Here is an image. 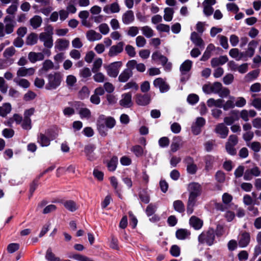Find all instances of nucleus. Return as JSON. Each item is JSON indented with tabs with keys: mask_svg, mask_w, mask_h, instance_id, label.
Instances as JSON below:
<instances>
[{
	"mask_svg": "<svg viewBox=\"0 0 261 261\" xmlns=\"http://www.w3.org/2000/svg\"><path fill=\"white\" fill-rule=\"evenodd\" d=\"M128 214L129 218V226L133 229H135L137 225L138 220L132 211H129Z\"/></svg>",
	"mask_w": 261,
	"mask_h": 261,
	"instance_id": "34",
	"label": "nucleus"
},
{
	"mask_svg": "<svg viewBox=\"0 0 261 261\" xmlns=\"http://www.w3.org/2000/svg\"><path fill=\"white\" fill-rule=\"evenodd\" d=\"M69 257L79 261H89L90 258L77 253L70 255Z\"/></svg>",
	"mask_w": 261,
	"mask_h": 261,
	"instance_id": "43",
	"label": "nucleus"
},
{
	"mask_svg": "<svg viewBox=\"0 0 261 261\" xmlns=\"http://www.w3.org/2000/svg\"><path fill=\"white\" fill-rule=\"evenodd\" d=\"M170 143L169 139L167 137H163L159 140V144L162 148L166 147L169 146Z\"/></svg>",
	"mask_w": 261,
	"mask_h": 261,
	"instance_id": "47",
	"label": "nucleus"
},
{
	"mask_svg": "<svg viewBox=\"0 0 261 261\" xmlns=\"http://www.w3.org/2000/svg\"><path fill=\"white\" fill-rule=\"evenodd\" d=\"M174 10L173 8L167 7L164 9V19L166 21H170L173 18L174 14Z\"/></svg>",
	"mask_w": 261,
	"mask_h": 261,
	"instance_id": "32",
	"label": "nucleus"
},
{
	"mask_svg": "<svg viewBox=\"0 0 261 261\" xmlns=\"http://www.w3.org/2000/svg\"><path fill=\"white\" fill-rule=\"evenodd\" d=\"M118 157L114 155L112 158L107 162V167L109 171L111 172L114 171L117 168L118 164Z\"/></svg>",
	"mask_w": 261,
	"mask_h": 261,
	"instance_id": "23",
	"label": "nucleus"
},
{
	"mask_svg": "<svg viewBox=\"0 0 261 261\" xmlns=\"http://www.w3.org/2000/svg\"><path fill=\"white\" fill-rule=\"evenodd\" d=\"M130 150L137 158L141 157L144 155V149L141 145H134L130 148Z\"/></svg>",
	"mask_w": 261,
	"mask_h": 261,
	"instance_id": "28",
	"label": "nucleus"
},
{
	"mask_svg": "<svg viewBox=\"0 0 261 261\" xmlns=\"http://www.w3.org/2000/svg\"><path fill=\"white\" fill-rule=\"evenodd\" d=\"M156 29L161 32L168 33L170 31V27L168 24L160 23L156 26Z\"/></svg>",
	"mask_w": 261,
	"mask_h": 261,
	"instance_id": "53",
	"label": "nucleus"
},
{
	"mask_svg": "<svg viewBox=\"0 0 261 261\" xmlns=\"http://www.w3.org/2000/svg\"><path fill=\"white\" fill-rule=\"evenodd\" d=\"M11 105L10 103H4L3 107H0V116L5 117L11 111Z\"/></svg>",
	"mask_w": 261,
	"mask_h": 261,
	"instance_id": "27",
	"label": "nucleus"
},
{
	"mask_svg": "<svg viewBox=\"0 0 261 261\" xmlns=\"http://www.w3.org/2000/svg\"><path fill=\"white\" fill-rule=\"evenodd\" d=\"M198 240L199 243L211 246L216 242L214 229L209 227L207 230L203 231L199 235Z\"/></svg>",
	"mask_w": 261,
	"mask_h": 261,
	"instance_id": "2",
	"label": "nucleus"
},
{
	"mask_svg": "<svg viewBox=\"0 0 261 261\" xmlns=\"http://www.w3.org/2000/svg\"><path fill=\"white\" fill-rule=\"evenodd\" d=\"M146 43V39L143 36H139L136 38V44L138 47H143Z\"/></svg>",
	"mask_w": 261,
	"mask_h": 261,
	"instance_id": "61",
	"label": "nucleus"
},
{
	"mask_svg": "<svg viewBox=\"0 0 261 261\" xmlns=\"http://www.w3.org/2000/svg\"><path fill=\"white\" fill-rule=\"evenodd\" d=\"M174 210L179 213H183L185 211L184 202L180 200H175L173 203Z\"/></svg>",
	"mask_w": 261,
	"mask_h": 261,
	"instance_id": "25",
	"label": "nucleus"
},
{
	"mask_svg": "<svg viewBox=\"0 0 261 261\" xmlns=\"http://www.w3.org/2000/svg\"><path fill=\"white\" fill-rule=\"evenodd\" d=\"M45 258L47 261H60V258L56 256L50 247L46 251Z\"/></svg>",
	"mask_w": 261,
	"mask_h": 261,
	"instance_id": "33",
	"label": "nucleus"
},
{
	"mask_svg": "<svg viewBox=\"0 0 261 261\" xmlns=\"http://www.w3.org/2000/svg\"><path fill=\"white\" fill-rule=\"evenodd\" d=\"M155 212V207L154 205L150 203L148 204L146 208V214L148 217H150L153 215Z\"/></svg>",
	"mask_w": 261,
	"mask_h": 261,
	"instance_id": "58",
	"label": "nucleus"
},
{
	"mask_svg": "<svg viewBox=\"0 0 261 261\" xmlns=\"http://www.w3.org/2000/svg\"><path fill=\"white\" fill-rule=\"evenodd\" d=\"M69 45V41L65 39H58L56 41L55 48L60 51L66 49Z\"/></svg>",
	"mask_w": 261,
	"mask_h": 261,
	"instance_id": "18",
	"label": "nucleus"
},
{
	"mask_svg": "<svg viewBox=\"0 0 261 261\" xmlns=\"http://www.w3.org/2000/svg\"><path fill=\"white\" fill-rule=\"evenodd\" d=\"M133 74V72L130 69H125L119 75L118 81L121 83L126 82Z\"/></svg>",
	"mask_w": 261,
	"mask_h": 261,
	"instance_id": "15",
	"label": "nucleus"
},
{
	"mask_svg": "<svg viewBox=\"0 0 261 261\" xmlns=\"http://www.w3.org/2000/svg\"><path fill=\"white\" fill-rule=\"evenodd\" d=\"M190 235V231L185 228L178 229L175 232V236L176 238L180 240H184L189 238Z\"/></svg>",
	"mask_w": 261,
	"mask_h": 261,
	"instance_id": "14",
	"label": "nucleus"
},
{
	"mask_svg": "<svg viewBox=\"0 0 261 261\" xmlns=\"http://www.w3.org/2000/svg\"><path fill=\"white\" fill-rule=\"evenodd\" d=\"M48 83L45 85V89L48 90L56 89L61 85L62 75L60 72H54L46 76Z\"/></svg>",
	"mask_w": 261,
	"mask_h": 261,
	"instance_id": "1",
	"label": "nucleus"
},
{
	"mask_svg": "<svg viewBox=\"0 0 261 261\" xmlns=\"http://www.w3.org/2000/svg\"><path fill=\"white\" fill-rule=\"evenodd\" d=\"M196 200L188 198L187 205V213L188 215H191L194 211L193 207L195 206Z\"/></svg>",
	"mask_w": 261,
	"mask_h": 261,
	"instance_id": "36",
	"label": "nucleus"
},
{
	"mask_svg": "<svg viewBox=\"0 0 261 261\" xmlns=\"http://www.w3.org/2000/svg\"><path fill=\"white\" fill-rule=\"evenodd\" d=\"M215 132L216 134L220 135L221 138L225 139L228 136L229 129L224 123H221L216 125Z\"/></svg>",
	"mask_w": 261,
	"mask_h": 261,
	"instance_id": "9",
	"label": "nucleus"
},
{
	"mask_svg": "<svg viewBox=\"0 0 261 261\" xmlns=\"http://www.w3.org/2000/svg\"><path fill=\"white\" fill-rule=\"evenodd\" d=\"M87 38L90 41H94L95 40H99L101 39L102 35L96 32L94 30L89 31L86 34Z\"/></svg>",
	"mask_w": 261,
	"mask_h": 261,
	"instance_id": "24",
	"label": "nucleus"
},
{
	"mask_svg": "<svg viewBox=\"0 0 261 261\" xmlns=\"http://www.w3.org/2000/svg\"><path fill=\"white\" fill-rule=\"evenodd\" d=\"M81 76L83 78H88L91 75L90 69L88 67H84L80 72Z\"/></svg>",
	"mask_w": 261,
	"mask_h": 261,
	"instance_id": "62",
	"label": "nucleus"
},
{
	"mask_svg": "<svg viewBox=\"0 0 261 261\" xmlns=\"http://www.w3.org/2000/svg\"><path fill=\"white\" fill-rule=\"evenodd\" d=\"M187 172L190 174H195L197 171V167L195 164L187 166Z\"/></svg>",
	"mask_w": 261,
	"mask_h": 261,
	"instance_id": "63",
	"label": "nucleus"
},
{
	"mask_svg": "<svg viewBox=\"0 0 261 261\" xmlns=\"http://www.w3.org/2000/svg\"><path fill=\"white\" fill-rule=\"evenodd\" d=\"M116 125V120L113 117H106L105 125L108 128H112Z\"/></svg>",
	"mask_w": 261,
	"mask_h": 261,
	"instance_id": "39",
	"label": "nucleus"
},
{
	"mask_svg": "<svg viewBox=\"0 0 261 261\" xmlns=\"http://www.w3.org/2000/svg\"><path fill=\"white\" fill-rule=\"evenodd\" d=\"M150 96L148 94L138 93L135 96V101L139 106H146L150 103Z\"/></svg>",
	"mask_w": 261,
	"mask_h": 261,
	"instance_id": "5",
	"label": "nucleus"
},
{
	"mask_svg": "<svg viewBox=\"0 0 261 261\" xmlns=\"http://www.w3.org/2000/svg\"><path fill=\"white\" fill-rule=\"evenodd\" d=\"M81 118H89L91 117V112L88 108H81L79 112Z\"/></svg>",
	"mask_w": 261,
	"mask_h": 261,
	"instance_id": "45",
	"label": "nucleus"
},
{
	"mask_svg": "<svg viewBox=\"0 0 261 261\" xmlns=\"http://www.w3.org/2000/svg\"><path fill=\"white\" fill-rule=\"evenodd\" d=\"M170 254L174 257H178L180 254V248L177 245H173L170 249Z\"/></svg>",
	"mask_w": 261,
	"mask_h": 261,
	"instance_id": "38",
	"label": "nucleus"
},
{
	"mask_svg": "<svg viewBox=\"0 0 261 261\" xmlns=\"http://www.w3.org/2000/svg\"><path fill=\"white\" fill-rule=\"evenodd\" d=\"M122 99L119 101V104L124 108H130L133 105L132 94L130 92L124 93L122 95Z\"/></svg>",
	"mask_w": 261,
	"mask_h": 261,
	"instance_id": "6",
	"label": "nucleus"
},
{
	"mask_svg": "<svg viewBox=\"0 0 261 261\" xmlns=\"http://www.w3.org/2000/svg\"><path fill=\"white\" fill-rule=\"evenodd\" d=\"M39 184L38 182V179H35L33 182L31 184L30 186V196H29V198H30L32 196L34 192L38 187Z\"/></svg>",
	"mask_w": 261,
	"mask_h": 261,
	"instance_id": "48",
	"label": "nucleus"
},
{
	"mask_svg": "<svg viewBox=\"0 0 261 261\" xmlns=\"http://www.w3.org/2000/svg\"><path fill=\"white\" fill-rule=\"evenodd\" d=\"M50 139L46 135L42 133H40L38 136L37 142L42 147H47L50 145Z\"/></svg>",
	"mask_w": 261,
	"mask_h": 261,
	"instance_id": "20",
	"label": "nucleus"
},
{
	"mask_svg": "<svg viewBox=\"0 0 261 261\" xmlns=\"http://www.w3.org/2000/svg\"><path fill=\"white\" fill-rule=\"evenodd\" d=\"M222 88V85L220 82H214L213 85L210 87L211 92H213L214 93H218L220 92Z\"/></svg>",
	"mask_w": 261,
	"mask_h": 261,
	"instance_id": "37",
	"label": "nucleus"
},
{
	"mask_svg": "<svg viewBox=\"0 0 261 261\" xmlns=\"http://www.w3.org/2000/svg\"><path fill=\"white\" fill-rule=\"evenodd\" d=\"M44 58V55L42 53H35L31 51L28 55V59L32 63H35L37 61L43 60Z\"/></svg>",
	"mask_w": 261,
	"mask_h": 261,
	"instance_id": "16",
	"label": "nucleus"
},
{
	"mask_svg": "<svg viewBox=\"0 0 261 261\" xmlns=\"http://www.w3.org/2000/svg\"><path fill=\"white\" fill-rule=\"evenodd\" d=\"M19 248V245L17 243H11L8 245L7 247V250L10 253H14L18 250Z\"/></svg>",
	"mask_w": 261,
	"mask_h": 261,
	"instance_id": "55",
	"label": "nucleus"
},
{
	"mask_svg": "<svg viewBox=\"0 0 261 261\" xmlns=\"http://www.w3.org/2000/svg\"><path fill=\"white\" fill-rule=\"evenodd\" d=\"M250 242V233L247 231L243 232L240 236L238 245L241 248L247 247Z\"/></svg>",
	"mask_w": 261,
	"mask_h": 261,
	"instance_id": "8",
	"label": "nucleus"
},
{
	"mask_svg": "<svg viewBox=\"0 0 261 261\" xmlns=\"http://www.w3.org/2000/svg\"><path fill=\"white\" fill-rule=\"evenodd\" d=\"M54 68V64L50 60H46L43 63L42 69L44 71H48L49 69Z\"/></svg>",
	"mask_w": 261,
	"mask_h": 261,
	"instance_id": "50",
	"label": "nucleus"
},
{
	"mask_svg": "<svg viewBox=\"0 0 261 261\" xmlns=\"http://www.w3.org/2000/svg\"><path fill=\"white\" fill-rule=\"evenodd\" d=\"M42 22V18L38 15H35L30 19L31 25L34 29L39 28Z\"/></svg>",
	"mask_w": 261,
	"mask_h": 261,
	"instance_id": "30",
	"label": "nucleus"
},
{
	"mask_svg": "<svg viewBox=\"0 0 261 261\" xmlns=\"http://www.w3.org/2000/svg\"><path fill=\"white\" fill-rule=\"evenodd\" d=\"M45 133L46 136L50 139L51 141L55 140L58 136L57 130L53 128L47 129Z\"/></svg>",
	"mask_w": 261,
	"mask_h": 261,
	"instance_id": "40",
	"label": "nucleus"
},
{
	"mask_svg": "<svg viewBox=\"0 0 261 261\" xmlns=\"http://www.w3.org/2000/svg\"><path fill=\"white\" fill-rule=\"evenodd\" d=\"M134 12L132 10L127 11L122 16L123 22L125 24H129L134 20Z\"/></svg>",
	"mask_w": 261,
	"mask_h": 261,
	"instance_id": "22",
	"label": "nucleus"
},
{
	"mask_svg": "<svg viewBox=\"0 0 261 261\" xmlns=\"http://www.w3.org/2000/svg\"><path fill=\"white\" fill-rule=\"evenodd\" d=\"M60 202L69 211L74 212L78 208L76 203L73 200L61 199Z\"/></svg>",
	"mask_w": 261,
	"mask_h": 261,
	"instance_id": "13",
	"label": "nucleus"
},
{
	"mask_svg": "<svg viewBox=\"0 0 261 261\" xmlns=\"http://www.w3.org/2000/svg\"><path fill=\"white\" fill-rule=\"evenodd\" d=\"M15 53V48L11 46L6 49L3 53L4 57L7 58L13 56Z\"/></svg>",
	"mask_w": 261,
	"mask_h": 261,
	"instance_id": "54",
	"label": "nucleus"
},
{
	"mask_svg": "<svg viewBox=\"0 0 261 261\" xmlns=\"http://www.w3.org/2000/svg\"><path fill=\"white\" fill-rule=\"evenodd\" d=\"M199 99L198 95L196 94H190L187 97V101L192 105H194L198 102Z\"/></svg>",
	"mask_w": 261,
	"mask_h": 261,
	"instance_id": "41",
	"label": "nucleus"
},
{
	"mask_svg": "<svg viewBox=\"0 0 261 261\" xmlns=\"http://www.w3.org/2000/svg\"><path fill=\"white\" fill-rule=\"evenodd\" d=\"M3 135L6 138H11L14 135V131L12 129L5 128L3 132Z\"/></svg>",
	"mask_w": 261,
	"mask_h": 261,
	"instance_id": "56",
	"label": "nucleus"
},
{
	"mask_svg": "<svg viewBox=\"0 0 261 261\" xmlns=\"http://www.w3.org/2000/svg\"><path fill=\"white\" fill-rule=\"evenodd\" d=\"M36 96L35 92L32 91H29L27 93L24 95L23 99L25 101H30L34 99Z\"/></svg>",
	"mask_w": 261,
	"mask_h": 261,
	"instance_id": "57",
	"label": "nucleus"
},
{
	"mask_svg": "<svg viewBox=\"0 0 261 261\" xmlns=\"http://www.w3.org/2000/svg\"><path fill=\"white\" fill-rule=\"evenodd\" d=\"M189 224L195 230H199L203 226L202 220L196 216H192L189 220Z\"/></svg>",
	"mask_w": 261,
	"mask_h": 261,
	"instance_id": "12",
	"label": "nucleus"
},
{
	"mask_svg": "<svg viewBox=\"0 0 261 261\" xmlns=\"http://www.w3.org/2000/svg\"><path fill=\"white\" fill-rule=\"evenodd\" d=\"M123 45L124 43L123 42H119L117 45L112 46L108 53L109 56L112 57L121 53L123 50Z\"/></svg>",
	"mask_w": 261,
	"mask_h": 261,
	"instance_id": "10",
	"label": "nucleus"
},
{
	"mask_svg": "<svg viewBox=\"0 0 261 261\" xmlns=\"http://www.w3.org/2000/svg\"><path fill=\"white\" fill-rule=\"evenodd\" d=\"M153 85L155 87H159L161 93L167 92L170 89V86L161 77L154 80Z\"/></svg>",
	"mask_w": 261,
	"mask_h": 261,
	"instance_id": "7",
	"label": "nucleus"
},
{
	"mask_svg": "<svg viewBox=\"0 0 261 261\" xmlns=\"http://www.w3.org/2000/svg\"><path fill=\"white\" fill-rule=\"evenodd\" d=\"M122 66L121 61H116L111 63L106 67L108 75L110 77H116Z\"/></svg>",
	"mask_w": 261,
	"mask_h": 261,
	"instance_id": "4",
	"label": "nucleus"
},
{
	"mask_svg": "<svg viewBox=\"0 0 261 261\" xmlns=\"http://www.w3.org/2000/svg\"><path fill=\"white\" fill-rule=\"evenodd\" d=\"M214 161L215 158L212 155H206L204 157L205 169L206 170L208 171L212 169Z\"/></svg>",
	"mask_w": 261,
	"mask_h": 261,
	"instance_id": "26",
	"label": "nucleus"
},
{
	"mask_svg": "<svg viewBox=\"0 0 261 261\" xmlns=\"http://www.w3.org/2000/svg\"><path fill=\"white\" fill-rule=\"evenodd\" d=\"M234 76L231 73L227 74L223 77V81L225 85L230 84L233 81Z\"/></svg>",
	"mask_w": 261,
	"mask_h": 261,
	"instance_id": "59",
	"label": "nucleus"
},
{
	"mask_svg": "<svg viewBox=\"0 0 261 261\" xmlns=\"http://www.w3.org/2000/svg\"><path fill=\"white\" fill-rule=\"evenodd\" d=\"M233 145L230 142H226L225 144V149L226 151L231 155H234L237 154V150Z\"/></svg>",
	"mask_w": 261,
	"mask_h": 261,
	"instance_id": "42",
	"label": "nucleus"
},
{
	"mask_svg": "<svg viewBox=\"0 0 261 261\" xmlns=\"http://www.w3.org/2000/svg\"><path fill=\"white\" fill-rule=\"evenodd\" d=\"M38 36L34 33H31L27 38L25 43L28 45H33L37 43Z\"/></svg>",
	"mask_w": 261,
	"mask_h": 261,
	"instance_id": "31",
	"label": "nucleus"
},
{
	"mask_svg": "<svg viewBox=\"0 0 261 261\" xmlns=\"http://www.w3.org/2000/svg\"><path fill=\"white\" fill-rule=\"evenodd\" d=\"M138 195L141 202L145 204L149 203L150 201V196L147 188L141 189Z\"/></svg>",
	"mask_w": 261,
	"mask_h": 261,
	"instance_id": "21",
	"label": "nucleus"
},
{
	"mask_svg": "<svg viewBox=\"0 0 261 261\" xmlns=\"http://www.w3.org/2000/svg\"><path fill=\"white\" fill-rule=\"evenodd\" d=\"M125 49L127 54L130 57H134L135 56L136 53L135 51V49L133 46L130 45H127L125 47Z\"/></svg>",
	"mask_w": 261,
	"mask_h": 261,
	"instance_id": "52",
	"label": "nucleus"
},
{
	"mask_svg": "<svg viewBox=\"0 0 261 261\" xmlns=\"http://www.w3.org/2000/svg\"><path fill=\"white\" fill-rule=\"evenodd\" d=\"M191 40L196 45L199 47L204 46V41L198 35V33L193 32L191 34Z\"/></svg>",
	"mask_w": 261,
	"mask_h": 261,
	"instance_id": "19",
	"label": "nucleus"
},
{
	"mask_svg": "<svg viewBox=\"0 0 261 261\" xmlns=\"http://www.w3.org/2000/svg\"><path fill=\"white\" fill-rule=\"evenodd\" d=\"M178 220L174 215H171L168 217L167 222L169 226L173 227L177 223Z\"/></svg>",
	"mask_w": 261,
	"mask_h": 261,
	"instance_id": "51",
	"label": "nucleus"
},
{
	"mask_svg": "<svg viewBox=\"0 0 261 261\" xmlns=\"http://www.w3.org/2000/svg\"><path fill=\"white\" fill-rule=\"evenodd\" d=\"M90 91L86 86H83L78 92V97L81 100H84L89 97Z\"/></svg>",
	"mask_w": 261,
	"mask_h": 261,
	"instance_id": "29",
	"label": "nucleus"
},
{
	"mask_svg": "<svg viewBox=\"0 0 261 261\" xmlns=\"http://www.w3.org/2000/svg\"><path fill=\"white\" fill-rule=\"evenodd\" d=\"M76 82V77L72 75H69L66 77V83L68 86L72 87Z\"/></svg>",
	"mask_w": 261,
	"mask_h": 261,
	"instance_id": "60",
	"label": "nucleus"
},
{
	"mask_svg": "<svg viewBox=\"0 0 261 261\" xmlns=\"http://www.w3.org/2000/svg\"><path fill=\"white\" fill-rule=\"evenodd\" d=\"M142 31L143 35L147 38H150L153 35V30L148 26L142 27Z\"/></svg>",
	"mask_w": 261,
	"mask_h": 261,
	"instance_id": "46",
	"label": "nucleus"
},
{
	"mask_svg": "<svg viewBox=\"0 0 261 261\" xmlns=\"http://www.w3.org/2000/svg\"><path fill=\"white\" fill-rule=\"evenodd\" d=\"M21 127L25 130H29L32 128L31 118H24L22 121Z\"/></svg>",
	"mask_w": 261,
	"mask_h": 261,
	"instance_id": "44",
	"label": "nucleus"
},
{
	"mask_svg": "<svg viewBox=\"0 0 261 261\" xmlns=\"http://www.w3.org/2000/svg\"><path fill=\"white\" fill-rule=\"evenodd\" d=\"M188 190L190 192L189 198L196 200L197 197L201 194L202 187L198 182H192L189 184Z\"/></svg>",
	"mask_w": 261,
	"mask_h": 261,
	"instance_id": "3",
	"label": "nucleus"
},
{
	"mask_svg": "<svg viewBox=\"0 0 261 261\" xmlns=\"http://www.w3.org/2000/svg\"><path fill=\"white\" fill-rule=\"evenodd\" d=\"M95 148V145L93 144H89L85 146L84 151L88 160L93 161L95 160L93 153Z\"/></svg>",
	"mask_w": 261,
	"mask_h": 261,
	"instance_id": "11",
	"label": "nucleus"
},
{
	"mask_svg": "<svg viewBox=\"0 0 261 261\" xmlns=\"http://www.w3.org/2000/svg\"><path fill=\"white\" fill-rule=\"evenodd\" d=\"M238 256L240 261H245L248 258V253L245 250H242L238 253Z\"/></svg>",
	"mask_w": 261,
	"mask_h": 261,
	"instance_id": "64",
	"label": "nucleus"
},
{
	"mask_svg": "<svg viewBox=\"0 0 261 261\" xmlns=\"http://www.w3.org/2000/svg\"><path fill=\"white\" fill-rule=\"evenodd\" d=\"M193 62L186 60L180 66L179 70L181 74H186L192 68Z\"/></svg>",
	"mask_w": 261,
	"mask_h": 261,
	"instance_id": "17",
	"label": "nucleus"
},
{
	"mask_svg": "<svg viewBox=\"0 0 261 261\" xmlns=\"http://www.w3.org/2000/svg\"><path fill=\"white\" fill-rule=\"evenodd\" d=\"M180 141V138L179 137H175L173 138V141L171 144V151L172 152H176L179 147V142Z\"/></svg>",
	"mask_w": 261,
	"mask_h": 261,
	"instance_id": "35",
	"label": "nucleus"
},
{
	"mask_svg": "<svg viewBox=\"0 0 261 261\" xmlns=\"http://www.w3.org/2000/svg\"><path fill=\"white\" fill-rule=\"evenodd\" d=\"M102 61L101 58L97 59L93 63V68L92 70L93 72H96L101 66Z\"/></svg>",
	"mask_w": 261,
	"mask_h": 261,
	"instance_id": "49",
	"label": "nucleus"
}]
</instances>
